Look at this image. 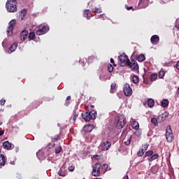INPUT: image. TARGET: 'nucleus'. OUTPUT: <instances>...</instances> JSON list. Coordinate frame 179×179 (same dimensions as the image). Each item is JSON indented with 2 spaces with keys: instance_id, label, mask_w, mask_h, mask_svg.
Masks as SVG:
<instances>
[{
  "instance_id": "f257e3e1",
  "label": "nucleus",
  "mask_w": 179,
  "mask_h": 179,
  "mask_svg": "<svg viewBox=\"0 0 179 179\" xmlns=\"http://www.w3.org/2000/svg\"><path fill=\"white\" fill-rule=\"evenodd\" d=\"M81 115L85 122H89L91 120H96V117H97V112L94 110H92L90 112L87 111L84 113H82Z\"/></svg>"
},
{
  "instance_id": "f03ea898",
  "label": "nucleus",
  "mask_w": 179,
  "mask_h": 179,
  "mask_svg": "<svg viewBox=\"0 0 179 179\" xmlns=\"http://www.w3.org/2000/svg\"><path fill=\"white\" fill-rule=\"evenodd\" d=\"M17 2L16 0H8L6 3V8L8 12L13 13L17 10V6H16Z\"/></svg>"
},
{
  "instance_id": "7ed1b4c3",
  "label": "nucleus",
  "mask_w": 179,
  "mask_h": 179,
  "mask_svg": "<svg viewBox=\"0 0 179 179\" xmlns=\"http://www.w3.org/2000/svg\"><path fill=\"white\" fill-rule=\"evenodd\" d=\"M115 120L116 122V128H117V129H122V128L125 127V124H127V118H125V116H117Z\"/></svg>"
},
{
  "instance_id": "20e7f679",
  "label": "nucleus",
  "mask_w": 179,
  "mask_h": 179,
  "mask_svg": "<svg viewBox=\"0 0 179 179\" xmlns=\"http://www.w3.org/2000/svg\"><path fill=\"white\" fill-rule=\"evenodd\" d=\"M100 174H101V164L97 162L92 166V175L94 177H100Z\"/></svg>"
},
{
  "instance_id": "39448f33",
  "label": "nucleus",
  "mask_w": 179,
  "mask_h": 179,
  "mask_svg": "<svg viewBox=\"0 0 179 179\" xmlns=\"http://www.w3.org/2000/svg\"><path fill=\"white\" fill-rule=\"evenodd\" d=\"M126 66H129L131 68V70L134 71L138 72L139 73V65L138 64V62L136 60L131 59V61L128 60L127 64H126Z\"/></svg>"
},
{
  "instance_id": "423d86ee",
  "label": "nucleus",
  "mask_w": 179,
  "mask_h": 179,
  "mask_svg": "<svg viewBox=\"0 0 179 179\" xmlns=\"http://www.w3.org/2000/svg\"><path fill=\"white\" fill-rule=\"evenodd\" d=\"M118 58L120 62V66H127L128 61H129L128 56L125 53H122Z\"/></svg>"
},
{
  "instance_id": "0eeeda50",
  "label": "nucleus",
  "mask_w": 179,
  "mask_h": 179,
  "mask_svg": "<svg viewBox=\"0 0 179 179\" xmlns=\"http://www.w3.org/2000/svg\"><path fill=\"white\" fill-rule=\"evenodd\" d=\"M166 139L167 142H173V139H174V137L173 136V131H171V127L169 126L166 129Z\"/></svg>"
},
{
  "instance_id": "6e6552de",
  "label": "nucleus",
  "mask_w": 179,
  "mask_h": 179,
  "mask_svg": "<svg viewBox=\"0 0 179 179\" xmlns=\"http://www.w3.org/2000/svg\"><path fill=\"white\" fill-rule=\"evenodd\" d=\"M15 24H16V20H12L8 23V27L7 29L8 36H12V34H13V29L15 28Z\"/></svg>"
},
{
  "instance_id": "1a4fd4ad",
  "label": "nucleus",
  "mask_w": 179,
  "mask_h": 179,
  "mask_svg": "<svg viewBox=\"0 0 179 179\" xmlns=\"http://www.w3.org/2000/svg\"><path fill=\"white\" fill-rule=\"evenodd\" d=\"M123 92L127 97L132 96V88H131L129 84H125L124 85Z\"/></svg>"
},
{
  "instance_id": "9d476101",
  "label": "nucleus",
  "mask_w": 179,
  "mask_h": 179,
  "mask_svg": "<svg viewBox=\"0 0 179 179\" xmlns=\"http://www.w3.org/2000/svg\"><path fill=\"white\" fill-rule=\"evenodd\" d=\"M50 30V27L48 26L45 25L43 28L39 29L36 31L37 36H43V34H45Z\"/></svg>"
},
{
  "instance_id": "9b49d317",
  "label": "nucleus",
  "mask_w": 179,
  "mask_h": 179,
  "mask_svg": "<svg viewBox=\"0 0 179 179\" xmlns=\"http://www.w3.org/2000/svg\"><path fill=\"white\" fill-rule=\"evenodd\" d=\"M159 41H160V37H159L158 35H153L150 38V42L154 45H156V44H159Z\"/></svg>"
},
{
  "instance_id": "f8f14e48",
  "label": "nucleus",
  "mask_w": 179,
  "mask_h": 179,
  "mask_svg": "<svg viewBox=\"0 0 179 179\" xmlns=\"http://www.w3.org/2000/svg\"><path fill=\"white\" fill-rule=\"evenodd\" d=\"M139 8L145 9L149 6V0H140L138 3Z\"/></svg>"
},
{
  "instance_id": "ddd939ff",
  "label": "nucleus",
  "mask_w": 179,
  "mask_h": 179,
  "mask_svg": "<svg viewBox=\"0 0 179 179\" xmlns=\"http://www.w3.org/2000/svg\"><path fill=\"white\" fill-rule=\"evenodd\" d=\"M169 117V113L167 112H165L162 113V115L158 116V122L161 123L164 121H166V118Z\"/></svg>"
},
{
  "instance_id": "4468645a",
  "label": "nucleus",
  "mask_w": 179,
  "mask_h": 179,
  "mask_svg": "<svg viewBox=\"0 0 179 179\" xmlns=\"http://www.w3.org/2000/svg\"><path fill=\"white\" fill-rule=\"evenodd\" d=\"M111 170V168H108V164H105L102 166L101 165V174H104L106 171H110Z\"/></svg>"
},
{
  "instance_id": "2eb2a0df",
  "label": "nucleus",
  "mask_w": 179,
  "mask_h": 179,
  "mask_svg": "<svg viewBox=\"0 0 179 179\" xmlns=\"http://www.w3.org/2000/svg\"><path fill=\"white\" fill-rule=\"evenodd\" d=\"M83 16L84 17H86L88 20H90V17H92V11L90 10H85L83 11Z\"/></svg>"
},
{
  "instance_id": "dca6fc26",
  "label": "nucleus",
  "mask_w": 179,
  "mask_h": 179,
  "mask_svg": "<svg viewBox=\"0 0 179 179\" xmlns=\"http://www.w3.org/2000/svg\"><path fill=\"white\" fill-rule=\"evenodd\" d=\"M111 148V143L110 141H104L102 145L103 150H108Z\"/></svg>"
},
{
  "instance_id": "f3484780",
  "label": "nucleus",
  "mask_w": 179,
  "mask_h": 179,
  "mask_svg": "<svg viewBox=\"0 0 179 179\" xmlns=\"http://www.w3.org/2000/svg\"><path fill=\"white\" fill-rule=\"evenodd\" d=\"M28 34H29V31H27V29L23 30L21 32V40L24 41L26 38H27Z\"/></svg>"
},
{
  "instance_id": "a211bd4d",
  "label": "nucleus",
  "mask_w": 179,
  "mask_h": 179,
  "mask_svg": "<svg viewBox=\"0 0 179 179\" xmlns=\"http://www.w3.org/2000/svg\"><path fill=\"white\" fill-rule=\"evenodd\" d=\"M84 132H92L93 131V124H87L83 127Z\"/></svg>"
},
{
  "instance_id": "6ab92c4d",
  "label": "nucleus",
  "mask_w": 179,
  "mask_h": 179,
  "mask_svg": "<svg viewBox=\"0 0 179 179\" xmlns=\"http://www.w3.org/2000/svg\"><path fill=\"white\" fill-rule=\"evenodd\" d=\"M131 141H132V136H127L124 138V144H125L127 146L131 145Z\"/></svg>"
},
{
  "instance_id": "aec40b11",
  "label": "nucleus",
  "mask_w": 179,
  "mask_h": 179,
  "mask_svg": "<svg viewBox=\"0 0 179 179\" xmlns=\"http://www.w3.org/2000/svg\"><path fill=\"white\" fill-rule=\"evenodd\" d=\"M3 148L6 150H9L12 148V144L9 141H4L3 143Z\"/></svg>"
},
{
  "instance_id": "412c9836",
  "label": "nucleus",
  "mask_w": 179,
  "mask_h": 179,
  "mask_svg": "<svg viewBox=\"0 0 179 179\" xmlns=\"http://www.w3.org/2000/svg\"><path fill=\"white\" fill-rule=\"evenodd\" d=\"M6 163V157L3 154L0 155V166H3Z\"/></svg>"
},
{
  "instance_id": "4be33fe9",
  "label": "nucleus",
  "mask_w": 179,
  "mask_h": 179,
  "mask_svg": "<svg viewBox=\"0 0 179 179\" xmlns=\"http://www.w3.org/2000/svg\"><path fill=\"white\" fill-rule=\"evenodd\" d=\"M131 127L133 128V129H139V123L138 122V121L136 120H134L131 122Z\"/></svg>"
},
{
  "instance_id": "5701e85b",
  "label": "nucleus",
  "mask_w": 179,
  "mask_h": 179,
  "mask_svg": "<svg viewBox=\"0 0 179 179\" xmlns=\"http://www.w3.org/2000/svg\"><path fill=\"white\" fill-rule=\"evenodd\" d=\"M57 174L60 176V177H66V176H68V173H66V171L62 170V169H60Z\"/></svg>"
},
{
  "instance_id": "b1692460",
  "label": "nucleus",
  "mask_w": 179,
  "mask_h": 179,
  "mask_svg": "<svg viewBox=\"0 0 179 179\" xmlns=\"http://www.w3.org/2000/svg\"><path fill=\"white\" fill-rule=\"evenodd\" d=\"M148 107H150V108L155 107V100H153L152 99H149L148 100Z\"/></svg>"
},
{
  "instance_id": "393cba45",
  "label": "nucleus",
  "mask_w": 179,
  "mask_h": 179,
  "mask_svg": "<svg viewBox=\"0 0 179 179\" xmlns=\"http://www.w3.org/2000/svg\"><path fill=\"white\" fill-rule=\"evenodd\" d=\"M77 117H79V111L78 110H74L73 116L71 117V120H73V121H76Z\"/></svg>"
},
{
  "instance_id": "a878e982",
  "label": "nucleus",
  "mask_w": 179,
  "mask_h": 179,
  "mask_svg": "<svg viewBox=\"0 0 179 179\" xmlns=\"http://www.w3.org/2000/svg\"><path fill=\"white\" fill-rule=\"evenodd\" d=\"M159 158L158 154H152L150 158L148 159V162H153V160H156V159Z\"/></svg>"
},
{
  "instance_id": "bb28decb",
  "label": "nucleus",
  "mask_w": 179,
  "mask_h": 179,
  "mask_svg": "<svg viewBox=\"0 0 179 179\" xmlns=\"http://www.w3.org/2000/svg\"><path fill=\"white\" fill-rule=\"evenodd\" d=\"M16 48H17V44L13 43V45H11V46L9 48L10 50L9 54H11V52H13V51H15Z\"/></svg>"
},
{
  "instance_id": "cd10ccee",
  "label": "nucleus",
  "mask_w": 179,
  "mask_h": 179,
  "mask_svg": "<svg viewBox=\"0 0 179 179\" xmlns=\"http://www.w3.org/2000/svg\"><path fill=\"white\" fill-rule=\"evenodd\" d=\"M115 87H117V83H112L110 85V93L112 94L115 93Z\"/></svg>"
},
{
  "instance_id": "c85d7f7f",
  "label": "nucleus",
  "mask_w": 179,
  "mask_h": 179,
  "mask_svg": "<svg viewBox=\"0 0 179 179\" xmlns=\"http://www.w3.org/2000/svg\"><path fill=\"white\" fill-rule=\"evenodd\" d=\"M136 59L138 61V62H143V61L145 59V55H139Z\"/></svg>"
},
{
  "instance_id": "c756f323",
  "label": "nucleus",
  "mask_w": 179,
  "mask_h": 179,
  "mask_svg": "<svg viewBox=\"0 0 179 179\" xmlns=\"http://www.w3.org/2000/svg\"><path fill=\"white\" fill-rule=\"evenodd\" d=\"M151 122L152 124H153V125H155V127H157V125L159 124V119L156 117H152L151 119Z\"/></svg>"
},
{
  "instance_id": "7c9ffc66",
  "label": "nucleus",
  "mask_w": 179,
  "mask_h": 179,
  "mask_svg": "<svg viewBox=\"0 0 179 179\" xmlns=\"http://www.w3.org/2000/svg\"><path fill=\"white\" fill-rule=\"evenodd\" d=\"M59 139H61L59 134H56L54 137L51 138L52 142H57V141H59Z\"/></svg>"
},
{
  "instance_id": "2f4dec72",
  "label": "nucleus",
  "mask_w": 179,
  "mask_h": 179,
  "mask_svg": "<svg viewBox=\"0 0 179 179\" xmlns=\"http://www.w3.org/2000/svg\"><path fill=\"white\" fill-rule=\"evenodd\" d=\"M61 152H62V147H61V145L57 146V147L55 148V153L56 155H59V153H61Z\"/></svg>"
},
{
  "instance_id": "473e14b6",
  "label": "nucleus",
  "mask_w": 179,
  "mask_h": 179,
  "mask_svg": "<svg viewBox=\"0 0 179 179\" xmlns=\"http://www.w3.org/2000/svg\"><path fill=\"white\" fill-rule=\"evenodd\" d=\"M36 38V34L34 32H30L29 34V40L31 41V40H34Z\"/></svg>"
},
{
  "instance_id": "72a5a7b5",
  "label": "nucleus",
  "mask_w": 179,
  "mask_h": 179,
  "mask_svg": "<svg viewBox=\"0 0 179 179\" xmlns=\"http://www.w3.org/2000/svg\"><path fill=\"white\" fill-rule=\"evenodd\" d=\"M161 105H162L164 108L168 107V106H169V100H167V99H164V100H162V103H161Z\"/></svg>"
},
{
  "instance_id": "f704fd0d",
  "label": "nucleus",
  "mask_w": 179,
  "mask_h": 179,
  "mask_svg": "<svg viewBox=\"0 0 179 179\" xmlns=\"http://www.w3.org/2000/svg\"><path fill=\"white\" fill-rule=\"evenodd\" d=\"M92 12H94V13H101L103 10H101V8H95L94 9H92Z\"/></svg>"
},
{
  "instance_id": "c9c22d12",
  "label": "nucleus",
  "mask_w": 179,
  "mask_h": 179,
  "mask_svg": "<svg viewBox=\"0 0 179 179\" xmlns=\"http://www.w3.org/2000/svg\"><path fill=\"white\" fill-rule=\"evenodd\" d=\"M150 79L152 82H153V80H156V79H157V73L151 74Z\"/></svg>"
},
{
  "instance_id": "e433bc0d",
  "label": "nucleus",
  "mask_w": 179,
  "mask_h": 179,
  "mask_svg": "<svg viewBox=\"0 0 179 179\" xmlns=\"http://www.w3.org/2000/svg\"><path fill=\"white\" fill-rule=\"evenodd\" d=\"M165 73H166L164 72V71L161 70V71L159 72V74H158L159 78V79H163V78H164Z\"/></svg>"
},
{
  "instance_id": "4c0bfd02",
  "label": "nucleus",
  "mask_w": 179,
  "mask_h": 179,
  "mask_svg": "<svg viewBox=\"0 0 179 179\" xmlns=\"http://www.w3.org/2000/svg\"><path fill=\"white\" fill-rule=\"evenodd\" d=\"M132 80H133V82L134 83H139V77L138 76H136V75H134L133 76V78H132Z\"/></svg>"
},
{
  "instance_id": "58836bf2",
  "label": "nucleus",
  "mask_w": 179,
  "mask_h": 179,
  "mask_svg": "<svg viewBox=\"0 0 179 179\" xmlns=\"http://www.w3.org/2000/svg\"><path fill=\"white\" fill-rule=\"evenodd\" d=\"M88 61H90V62H93V61H97V57L96 56H90L88 57Z\"/></svg>"
},
{
  "instance_id": "ea45409f",
  "label": "nucleus",
  "mask_w": 179,
  "mask_h": 179,
  "mask_svg": "<svg viewBox=\"0 0 179 179\" xmlns=\"http://www.w3.org/2000/svg\"><path fill=\"white\" fill-rule=\"evenodd\" d=\"M124 8L127 9V10H134V6H128L127 4H125Z\"/></svg>"
},
{
  "instance_id": "a19ab883",
  "label": "nucleus",
  "mask_w": 179,
  "mask_h": 179,
  "mask_svg": "<svg viewBox=\"0 0 179 179\" xmlns=\"http://www.w3.org/2000/svg\"><path fill=\"white\" fill-rule=\"evenodd\" d=\"M108 71L110 73H111V72H113V71H114V66H113L112 64H108Z\"/></svg>"
},
{
  "instance_id": "79ce46f5",
  "label": "nucleus",
  "mask_w": 179,
  "mask_h": 179,
  "mask_svg": "<svg viewBox=\"0 0 179 179\" xmlns=\"http://www.w3.org/2000/svg\"><path fill=\"white\" fill-rule=\"evenodd\" d=\"M153 155V151L152 150H148L145 152V157H148L149 156H152Z\"/></svg>"
},
{
  "instance_id": "37998d69",
  "label": "nucleus",
  "mask_w": 179,
  "mask_h": 179,
  "mask_svg": "<svg viewBox=\"0 0 179 179\" xmlns=\"http://www.w3.org/2000/svg\"><path fill=\"white\" fill-rule=\"evenodd\" d=\"M135 135H136V136H141L142 135V131H141L139 129H136Z\"/></svg>"
},
{
  "instance_id": "c03bdc74",
  "label": "nucleus",
  "mask_w": 179,
  "mask_h": 179,
  "mask_svg": "<svg viewBox=\"0 0 179 179\" xmlns=\"http://www.w3.org/2000/svg\"><path fill=\"white\" fill-rule=\"evenodd\" d=\"M145 154V151L143 149H141L138 152L137 155L138 156H139L140 157L143 156V155Z\"/></svg>"
},
{
  "instance_id": "a18cd8bd",
  "label": "nucleus",
  "mask_w": 179,
  "mask_h": 179,
  "mask_svg": "<svg viewBox=\"0 0 179 179\" xmlns=\"http://www.w3.org/2000/svg\"><path fill=\"white\" fill-rule=\"evenodd\" d=\"M106 17H107V16H106V14H101L98 15L97 19H103V20H104Z\"/></svg>"
},
{
  "instance_id": "49530a36",
  "label": "nucleus",
  "mask_w": 179,
  "mask_h": 179,
  "mask_svg": "<svg viewBox=\"0 0 179 179\" xmlns=\"http://www.w3.org/2000/svg\"><path fill=\"white\" fill-rule=\"evenodd\" d=\"M26 13H27V11L26 10V9H23L21 10V16H22V17H24V16H26Z\"/></svg>"
},
{
  "instance_id": "de8ad7c7",
  "label": "nucleus",
  "mask_w": 179,
  "mask_h": 179,
  "mask_svg": "<svg viewBox=\"0 0 179 179\" xmlns=\"http://www.w3.org/2000/svg\"><path fill=\"white\" fill-rule=\"evenodd\" d=\"M48 149H52V148H55V143H50L48 144Z\"/></svg>"
},
{
  "instance_id": "09e8293b",
  "label": "nucleus",
  "mask_w": 179,
  "mask_h": 179,
  "mask_svg": "<svg viewBox=\"0 0 179 179\" xmlns=\"http://www.w3.org/2000/svg\"><path fill=\"white\" fill-rule=\"evenodd\" d=\"M69 171H75V166L71 165L68 167Z\"/></svg>"
},
{
  "instance_id": "8fccbe9b",
  "label": "nucleus",
  "mask_w": 179,
  "mask_h": 179,
  "mask_svg": "<svg viewBox=\"0 0 179 179\" xmlns=\"http://www.w3.org/2000/svg\"><path fill=\"white\" fill-rule=\"evenodd\" d=\"M5 103H6V100L1 99L0 100V106H5Z\"/></svg>"
},
{
  "instance_id": "3c124183",
  "label": "nucleus",
  "mask_w": 179,
  "mask_h": 179,
  "mask_svg": "<svg viewBox=\"0 0 179 179\" xmlns=\"http://www.w3.org/2000/svg\"><path fill=\"white\" fill-rule=\"evenodd\" d=\"M148 148H149V145L148 144H145L144 145V148H141L144 152H146V150H148Z\"/></svg>"
},
{
  "instance_id": "603ef678",
  "label": "nucleus",
  "mask_w": 179,
  "mask_h": 179,
  "mask_svg": "<svg viewBox=\"0 0 179 179\" xmlns=\"http://www.w3.org/2000/svg\"><path fill=\"white\" fill-rule=\"evenodd\" d=\"M173 30H176V31H179V25L176 24L173 27Z\"/></svg>"
},
{
  "instance_id": "864d4df0",
  "label": "nucleus",
  "mask_w": 179,
  "mask_h": 179,
  "mask_svg": "<svg viewBox=\"0 0 179 179\" xmlns=\"http://www.w3.org/2000/svg\"><path fill=\"white\" fill-rule=\"evenodd\" d=\"M110 62H111V64H113V66H117V65L115 64V63H114V59L110 58Z\"/></svg>"
},
{
  "instance_id": "5fc2aeb1",
  "label": "nucleus",
  "mask_w": 179,
  "mask_h": 179,
  "mask_svg": "<svg viewBox=\"0 0 179 179\" xmlns=\"http://www.w3.org/2000/svg\"><path fill=\"white\" fill-rule=\"evenodd\" d=\"M176 68L178 69V71H179V61L177 62L176 64Z\"/></svg>"
},
{
  "instance_id": "6e6d98bb",
  "label": "nucleus",
  "mask_w": 179,
  "mask_h": 179,
  "mask_svg": "<svg viewBox=\"0 0 179 179\" xmlns=\"http://www.w3.org/2000/svg\"><path fill=\"white\" fill-rule=\"evenodd\" d=\"M3 134H5V131L0 130V136H2V135H3Z\"/></svg>"
},
{
  "instance_id": "4d7b16f0",
  "label": "nucleus",
  "mask_w": 179,
  "mask_h": 179,
  "mask_svg": "<svg viewBox=\"0 0 179 179\" xmlns=\"http://www.w3.org/2000/svg\"><path fill=\"white\" fill-rule=\"evenodd\" d=\"M123 179H129V178L128 177V175H126L123 177Z\"/></svg>"
},
{
  "instance_id": "13d9d810",
  "label": "nucleus",
  "mask_w": 179,
  "mask_h": 179,
  "mask_svg": "<svg viewBox=\"0 0 179 179\" xmlns=\"http://www.w3.org/2000/svg\"><path fill=\"white\" fill-rule=\"evenodd\" d=\"M68 100H71V96H68L66 97V101H68Z\"/></svg>"
},
{
  "instance_id": "bf43d9fd",
  "label": "nucleus",
  "mask_w": 179,
  "mask_h": 179,
  "mask_svg": "<svg viewBox=\"0 0 179 179\" xmlns=\"http://www.w3.org/2000/svg\"><path fill=\"white\" fill-rule=\"evenodd\" d=\"M93 107H94V106H92V105L90 106V108H93Z\"/></svg>"
},
{
  "instance_id": "052dcab7",
  "label": "nucleus",
  "mask_w": 179,
  "mask_h": 179,
  "mask_svg": "<svg viewBox=\"0 0 179 179\" xmlns=\"http://www.w3.org/2000/svg\"><path fill=\"white\" fill-rule=\"evenodd\" d=\"M0 125H2V122H0Z\"/></svg>"
},
{
  "instance_id": "680f3d73",
  "label": "nucleus",
  "mask_w": 179,
  "mask_h": 179,
  "mask_svg": "<svg viewBox=\"0 0 179 179\" xmlns=\"http://www.w3.org/2000/svg\"><path fill=\"white\" fill-rule=\"evenodd\" d=\"M99 155H95L96 157H98Z\"/></svg>"
},
{
  "instance_id": "e2e57ef3",
  "label": "nucleus",
  "mask_w": 179,
  "mask_h": 179,
  "mask_svg": "<svg viewBox=\"0 0 179 179\" xmlns=\"http://www.w3.org/2000/svg\"><path fill=\"white\" fill-rule=\"evenodd\" d=\"M0 153H1V150H0Z\"/></svg>"
}]
</instances>
